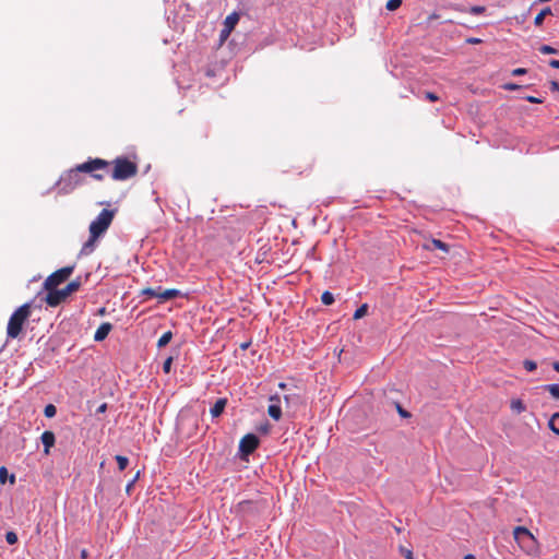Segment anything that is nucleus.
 Segmentation results:
<instances>
[{
    "mask_svg": "<svg viewBox=\"0 0 559 559\" xmlns=\"http://www.w3.org/2000/svg\"><path fill=\"white\" fill-rule=\"evenodd\" d=\"M518 87L519 86L516 84H513V83H509V84L504 85V88L509 90V91L516 90Z\"/></svg>",
    "mask_w": 559,
    "mask_h": 559,
    "instance_id": "obj_45",
    "label": "nucleus"
},
{
    "mask_svg": "<svg viewBox=\"0 0 559 559\" xmlns=\"http://www.w3.org/2000/svg\"><path fill=\"white\" fill-rule=\"evenodd\" d=\"M173 338V333L170 331L165 332L158 340L157 346L164 347L166 346Z\"/></svg>",
    "mask_w": 559,
    "mask_h": 559,
    "instance_id": "obj_20",
    "label": "nucleus"
},
{
    "mask_svg": "<svg viewBox=\"0 0 559 559\" xmlns=\"http://www.w3.org/2000/svg\"><path fill=\"white\" fill-rule=\"evenodd\" d=\"M57 413V408L55 405L52 404H48L45 406V409H44V415L47 417V418H51L56 415Z\"/></svg>",
    "mask_w": 559,
    "mask_h": 559,
    "instance_id": "obj_25",
    "label": "nucleus"
},
{
    "mask_svg": "<svg viewBox=\"0 0 559 559\" xmlns=\"http://www.w3.org/2000/svg\"><path fill=\"white\" fill-rule=\"evenodd\" d=\"M514 539L521 545V547L530 548L536 540L533 534L524 526H516L513 530Z\"/></svg>",
    "mask_w": 559,
    "mask_h": 559,
    "instance_id": "obj_6",
    "label": "nucleus"
},
{
    "mask_svg": "<svg viewBox=\"0 0 559 559\" xmlns=\"http://www.w3.org/2000/svg\"><path fill=\"white\" fill-rule=\"evenodd\" d=\"M397 411L400 413L401 416L403 417H409V413L406 412L405 409H403L400 405L397 406Z\"/></svg>",
    "mask_w": 559,
    "mask_h": 559,
    "instance_id": "obj_43",
    "label": "nucleus"
},
{
    "mask_svg": "<svg viewBox=\"0 0 559 559\" xmlns=\"http://www.w3.org/2000/svg\"><path fill=\"white\" fill-rule=\"evenodd\" d=\"M80 287H81V281L78 278V280L70 282L66 287H63L62 292L66 295V297L68 298L71 294L78 292Z\"/></svg>",
    "mask_w": 559,
    "mask_h": 559,
    "instance_id": "obj_16",
    "label": "nucleus"
},
{
    "mask_svg": "<svg viewBox=\"0 0 559 559\" xmlns=\"http://www.w3.org/2000/svg\"><path fill=\"white\" fill-rule=\"evenodd\" d=\"M469 12L472 14L478 15V14H481L485 12V8L484 7H472Z\"/></svg>",
    "mask_w": 559,
    "mask_h": 559,
    "instance_id": "obj_36",
    "label": "nucleus"
},
{
    "mask_svg": "<svg viewBox=\"0 0 559 559\" xmlns=\"http://www.w3.org/2000/svg\"><path fill=\"white\" fill-rule=\"evenodd\" d=\"M226 404H227L226 399H218L210 411L212 417L221 416L226 407Z\"/></svg>",
    "mask_w": 559,
    "mask_h": 559,
    "instance_id": "obj_13",
    "label": "nucleus"
},
{
    "mask_svg": "<svg viewBox=\"0 0 559 559\" xmlns=\"http://www.w3.org/2000/svg\"><path fill=\"white\" fill-rule=\"evenodd\" d=\"M368 312V305L367 304H362L354 313V320H358V319H361L362 317H365Z\"/></svg>",
    "mask_w": 559,
    "mask_h": 559,
    "instance_id": "obj_23",
    "label": "nucleus"
},
{
    "mask_svg": "<svg viewBox=\"0 0 559 559\" xmlns=\"http://www.w3.org/2000/svg\"><path fill=\"white\" fill-rule=\"evenodd\" d=\"M5 540L10 545H14L17 543V535L14 532H8L5 534Z\"/></svg>",
    "mask_w": 559,
    "mask_h": 559,
    "instance_id": "obj_29",
    "label": "nucleus"
},
{
    "mask_svg": "<svg viewBox=\"0 0 559 559\" xmlns=\"http://www.w3.org/2000/svg\"><path fill=\"white\" fill-rule=\"evenodd\" d=\"M464 559H476V558H475V556H474V555L468 554V555H466V556L464 557Z\"/></svg>",
    "mask_w": 559,
    "mask_h": 559,
    "instance_id": "obj_50",
    "label": "nucleus"
},
{
    "mask_svg": "<svg viewBox=\"0 0 559 559\" xmlns=\"http://www.w3.org/2000/svg\"><path fill=\"white\" fill-rule=\"evenodd\" d=\"M40 439L45 448V453H49V449L53 447L56 441L55 433L52 431L46 430L41 433Z\"/></svg>",
    "mask_w": 559,
    "mask_h": 559,
    "instance_id": "obj_12",
    "label": "nucleus"
},
{
    "mask_svg": "<svg viewBox=\"0 0 559 559\" xmlns=\"http://www.w3.org/2000/svg\"><path fill=\"white\" fill-rule=\"evenodd\" d=\"M423 249L427 250V251H433L436 249H439V250L443 251L444 253H448L450 248H449V245H447L445 242H443L439 239H431V240L423 243Z\"/></svg>",
    "mask_w": 559,
    "mask_h": 559,
    "instance_id": "obj_10",
    "label": "nucleus"
},
{
    "mask_svg": "<svg viewBox=\"0 0 559 559\" xmlns=\"http://www.w3.org/2000/svg\"><path fill=\"white\" fill-rule=\"evenodd\" d=\"M180 295V292L175 288L165 289L163 292L159 290L158 299L160 301H166L174 299Z\"/></svg>",
    "mask_w": 559,
    "mask_h": 559,
    "instance_id": "obj_15",
    "label": "nucleus"
},
{
    "mask_svg": "<svg viewBox=\"0 0 559 559\" xmlns=\"http://www.w3.org/2000/svg\"><path fill=\"white\" fill-rule=\"evenodd\" d=\"M109 167V162L102 158H88L86 162L76 165L73 169L61 176L58 185L60 191L64 194L71 193L76 187L82 185L80 173H93L105 170Z\"/></svg>",
    "mask_w": 559,
    "mask_h": 559,
    "instance_id": "obj_1",
    "label": "nucleus"
},
{
    "mask_svg": "<svg viewBox=\"0 0 559 559\" xmlns=\"http://www.w3.org/2000/svg\"><path fill=\"white\" fill-rule=\"evenodd\" d=\"M466 41L468 44H479L481 40L479 38L472 37V38H468Z\"/></svg>",
    "mask_w": 559,
    "mask_h": 559,
    "instance_id": "obj_47",
    "label": "nucleus"
},
{
    "mask_svg": "<svg viewBox=\"0 0 559 559\" xmlns=\"http://www.w3.org/2000/svg\"><path fill=\"white\" fill-rule=\"evenodd\" d=\"M74 266H64L51 273L44 282L45 289L57 288L64 283L73 273Z\"/></svg>",
    "mask_w": 559,
    "mask_h": 559,
    "instance_id": "obj_5",
    "label": "nucleus"
},
{
    "mask_svg": "<svg viewBox=\"0 0 559 559\" xmlns=\"http://www.w3.org/2000/svg\"><path fill=\"white\" fill-rule=\"evenodd\" d=\"M259 438L253 433L243 436L239 442V450L242 454L249 455L259 447Z\"/></svg>",
    "mask_w": 559,
    "mask_h": 559,
    "instance_id": "obj_7",
    "label": "nucleus"
},
{
    "mask_svg": "<svg viewBox=\"0 0 559 559\" xmlns=\"http://www.w3.org/2000/svg\"><path fill=\"white\" fill-rule=\"evenodd\" d=\"M525 73H526V69H524V68H516L512 71V75H514V76L523 75Z\"/></svg>",
    "mask_w": 559,
    "mask_h": 559,
    "instance_id": "obj_39",
    "label": "nucleus"
},
{
    "mask_svg": "<svg viewBox=\"0 0 559 559\" xmlns=\"http://www.w3.org/2000/svg\"><path fill=\"white\" fill-rule=\"evenodd\" d=\"M230 33L231 31L224 26L219 34L221 41H225L229 37Z\"/></svg>",
    "mask_w": 559,
    "mask_h": 559,
    "instance_id": "obj_34",
    "label": "nucleus"
},
{
    "mask_svg": "<svg viewBox=\"0 0 559 559\" xmlns=\"http://www.w3.org/2000/svg\"><path fill=\"white\" fill-rule=\"evenodd\" d=\"M439 17H440V15H439V14H437V13H432V14H430V15L428 16L427 21H428V22H431V21L437 20V19H439Z\"/></svg>",
    "mask_w": 559,
    "mask_h": 559,
    "instance_id": "obj_46",
    "label": "nucleus"
},
{
    "mask_svg": "<svg viewBox=\"0 0 559 559\" xmlns=\"http://www.w3.org/2000/svg\"><path fill=\"white\" fill-rule=\"evenodd\" d=\"M106 411H107V403H103L97 408V413H105Z\"/></svg>",
    "mask_w": 559,
    "mask_h": 559,
    "instance_id": "obj_44",
    "label": "nucleus"
},
{
    "mask_svg": "<svg viewBox=\"0 0 559 559\" xmlns=\"http://www.w3.org/2000/svg\"><path fill=\"white\" fill-rule=\"evenodd\" d=\"M552 368H554V370H556L557 372H559V361H555V362H552Z\"/></svg>",
    "mask_w": 559,
    "mask_h": 559,
    "instance_id": "obj_48",
    "label": "nucleus"
},
{
    "mask_svg": "<svg viewBox=\"0 0 559 559\" xmlns=\"http://www.w3.org/2000/svg\"><path fill=\"white\" fill-rule=\"evenodd\" d=\"M98 170L96 171H93V173H90L92 175V177L98 181H102L104 180L105 178V175L104 174H100V173H97Z\"/></svg>",
    "mask_w": 559,
    "mask_h": 559,
    "instance_id": "obj_38",
    "label": "nucleus"
},
{
    "mask_svg": "<svg viewBox=\"0 0 559 559\" xmlns=\"http://www.w3.org/2000/svg\"><path fill=\"white\" fill-rule=\"evenodd\" d=\"M402 4V0H389L385 4L386 10L394 11Z\"/></svg>",
    "mask_w": 559,
    "mask_h": 559,
    "instance_id": "obj_27",
    "label": "nucleus"
},
{
    "mask_svg": "<svg viewBox=\"0 0 559 559\" xmlns=\"http://www.w3.org/2000/svg\"><path fill=\"white\" fill-rule=\"evenodd\" d=\"M32 313V307L31 304L26 302L22 306H20L10 317L8 326H7V335L8 338H17L23 329L25 323L28 321Z\"/></svg>",
    "mask_w": 559,
    "mask_h": 559,
    "instance_id": "obj_3",
    "label": "nucleus"
},
{
    "mask_svg": "<svg viewBox=\"0 0 559 559\" xmlns=\"http://www.w3.org/2000/svg\"><path fill=\"white\" fill-rule=\"evenodd\" d=\"M115 217V211L104 209L90 224V238L81 248L82 255H88L95 250L96 241L109 228Z\"/></svg>",
    "mask_w": 559,
    "mask_h": 559,
    "instance_id": "obj_2",
    "label": "nucleus"
},
{
    "mask_svg": "<svg viewBox=\"0 0 559 559\" xmlns=\"http://www.w3.org/2000/svg\"><path fill=\"white\" fill-rule=\"evenodd\" d=\"M239 14L237 12H233L228 14L224 21V26L227 27L229 31H234L235 26L239 22Z\"/></svg>",
    "mask_w": 559,
    "mask_h": 559,
    "instance_id": "obj_14",
    "label": "nucleus"
},
{
    "mask_svg": "<svg viewBox=\"0 0 559 559\" xmlns=\"http://www.w3.org/2000/svg\"><path fill=\"white\" fill-rule=\"evenodd\" d=\"M538 50L543 55H554L558 52L556 48L549 45H542Z\"/></svg>",
    "mask_w": 559,
    "mask_h": 559,
    "instance_id": "obj_26",
    "label": "nucleus"
},
{
    "mask_svg": "<svg viewBox=\"0 0 559 559\" xmlns=\"http://www.w3.org/2000/svg\"><path fill=\"white\" fill-rule=\"evenodd\" d=\"M46 290L47 295L45 297V301L50 307H57L67 299L62 289L51 288Z\"/></svg>",
    "mask_w": 559,
    "mask_h": 559,
    "instance_id": "obj_8",
    "label": "nucleus"
},
{
    "mask_svg": "<svg viewBox=\"0 0 559 559\" xmlns=\"http://www.w3.org/2000/svg\"><path fill=\"white\" fill-rule=\"evenodd\" d=\"M111 164L114 165L111 171V178L114 180L123 181L138 174V165L127 157H117Z\"/></svg>",
    "mask_w": 559,
    "mask_h": 559,
    "instance_id": "obj_4",
    "label": "nucleus"
},
{
    "mask_svg": "<svg viewBox=\"0 0 559 559\" xmlns=\"http://www.w3.org/2000/svg\"><path fill=\"white\" fill-rule=\"evenodd\" d=\"M171 364H173V357H168L164 364H163V370L165 373H169L170 372V368H171Z\"/></svg>",
    "mask_w": 559,
    "mask_h": 559,
    "instance_id": "obj_32",
    "label": "nucleus"
},
{
    "mask_svg": "<svg viewBox=\"0 0 559 559\" xmlns=\"http://www.w3.org/2000/svg\"><path fill=\"white\" fill-rule=\"evenodd\" d=\"M116 461L118 463V467L120 471H123L127 468L128 464H129V459L127 456H123V455H116Z\"/></svg>",
    "mask_w": 559,
    "mask_h": 559,
    "instance_id": "obj_24",
    "label": "nucleus"
},
{
    "mask_svg": "<svg viewBox=\"0 0 559 559\" xmlns=\"http://www.w3.org/2000/svg\"><path fill=\"white\" fill-rule=\"evenodd\" d=\"M139 476H140V472H138L136 475L134 476V478L127 485V487H126L127 492H130L134 483L139 479Z\"/></svg>",
    "mask_w": 559,
    "mask_h": 559,
    "instance_id": "obj_37",
    "label": "nucleus"
},
{
    "mask_svg": "<svg viewBox=\"0 0 559 559\" xmlns=\"http://www.w3.org/2000/svg\"><path fill=\"white\" fill-rule=\"evenodd\" d=\"M142 295H146V296H148V297H155V298H158L159 289H158V290H156V289H154V288H150V287H148V288H144V289L142 290Z\"/></svg>",
    "mask_w": 559,
    "mask_h": 559,
    "instance_id": "obj_30",
    "label": "nucleus"
},
{
    "mask_svg": "<svg viewBox=\"0 0 559 559\" xmlns=\"http://www.w3.org/2000/svg\"><path fill=\"white\" fill-rule=\"evenodd\" d=\"M549 66H550L551 68H554V69H559V60H557V59H551V60L549 61Z\"/></svg>",
    "mask_w": 559,
    "mask_h": 559,
    "instance_id": "obj_41",
    "label": "nucleus"
},
{
    "mask_svg": "<svg viewBox=\"0 0 559 559\" xmlns=\"http://www.w3.org/2000/svg\"><path fill=\"white\" fill-rule=\"evenodd\" d=\"M87 556H88L87 550H86V549H83V550L81 551V557H82L83 559H85V558H87Z\"/></svg>",
    "mask_w": 559,
    "mask_h": 559,
    "instance_id": "obj_49",
    "label": "nucleus"
},
{
    "mask_svg": "<svg viewBox=\"0 0 559 559\" xmlns=\"http://www.w3.org/2000/svg\"><path fill=\"white\" fill-rule=\"evenodd\" d=\"M425 98L429 102H437L439 99V96L432 92H425Z\"/></svg>",
    "mask_w": 559,
    "mask_h": 559,
    "instance_id": "obj_35",
    "label": "nucleus"
},
{
    "mask_svg": "<svg viewBox=\"0 0 559 559\" xmlns=\"http://www.w3.org/2000/svg\"><path fill=\"white\" fill-rule=\"evenodd\" d=\"M523 366L526 371L532 372L536 370L537 364L534 360L526 359L523 361Z\"/></svg>",
    "mask_w": 559,
    "mask_h": 559,
    "instance_id": "obj_28",
    "label": "nucleus"
},
{
    "mask_svg": "<svg viewBox=\"0 0 559 559\" xmlns=\"http://www.w3.org/2000/svg\"><path fill=\"white\" fill-rule=\"evenodd\" d=\"M551 91L559 92V83L557 81L550 82Z\"/></svg>",
    "mask_w": 559,
    "mask_h": 559,
    "instance_id": "obj_42",
    "label": "nucleus"
},
{
    "mask_svg": "<svg viewBox=\"0 0 559 559\" xmlns=\"http://www.w3.org/2000/svg\"><path fill=\"white\" fill-rule=\"evenodd\" d=\"M111 329H112V325L109 322L102 323L97 328V330H96V332L94 334V340L96 342L104 341L108 336V334L110 333Z\"/></svg>",
    "mask_w": 559,
    "mask_h": 559,
    "instance_id": "obj_11",
    "label": "nucleus"
},
{
    "mask_svg": "<svg viewBox=\"0 0 559 559\" xmlns=\"http://www.w3.org/2000/svg\"><path fill=\"white\" fill-rule=\"evenodd\" d=\"M544 388L554 399L559 400V384H547Z\"/></svg>",
    "mask_w": 559,
    "mask_h": 559,
    "instance_id": "obj_21",
    "label": "nucleus"
},
{
    "mask_svg": "<svg viewBox=\"0 0 559 559\" xmlns=\"http://www.w3.org/2000/svg\"><path fill=\"white\" fill-rule=\"evenodd\" d=\"M278 386H280L281 389H283V390H284V389L286 388V383L281 382V383L278 384Z\"/></svg>",
    "mask_w": 559,
    "mask_h": 559,
    "instance_id": "obj_51",
    "label": "nucleus"
},
{
    "mask_svg": "<svg viewBox=\"0 0 559 559\" xmlns=\"http://www.w3.org/2000/svg\"><path fill=\"white\" fill-rule=\"evenodd\" d=\"M321 301L325 306L332 305L334 302L333 294L330 293L329 290L323 292V294L321 295Z\"/></svg>",
    "mask_w": 559,
    "mask_h": 559,
    "instance_id": "obj_22",
    "label": "nucleus"
},
{
    "mask_svg": "<svg viewBox=\"0 0 559 559\" xmlns=\"http://www.w3.org/2000/svg\"><path fill=\"white\" fill-rule=\"evenodd\" d=\"M525 99L533 104H540L543 102L542 99L534 97V96H527Z\"/></svg>",
    "mask_w": 559,
    "mask_h": 559,
    "instance_id": "obj_40",
    "label": "nucleus"
},
{
    "mask_svg": "<svg viewBox=\"0 0 559 559\" xmlns=\"http://www.w3.org/2000/svg\"><path fill=\"white\" fill-rule=\"evenodd\" d=\"M551 13V10L550 8H545L543 9L534 19V24L536 26H540L543 24V21L545 19L546 15L550 14Z\"/></svg>",
    "mask_w": 559,
    "mask_h": 559,
    "instance_id": "obj_18",
    "label": "nucleus"
},
{
    "mask_svg": "<svg viewBox=\"0 0 559 559\" xmlns=\"http://www.w3.org/2000/svg\"><path fill=\"white\" fill-rule=\"evenodd\" d=\"M510 407L516 414H521V413L525 412V409H526L524 403L521 400H519V399L512 400L511 404H510Z\"/></svg>",
    "mask_w": 559,
    "mask_h": 559,
    "instance_id": "obj_17",
    "label": "nucleus"
},
{
    "mask_svg": "<svg viewBox=\"0 0 559 559\" xmlns=\"http://www.w3.org/2000/svg\"><path fill=\"white\" fill-rule=\"evenodd\" d=\"M400 552L405 559H414V554L411 549L400 546Z\"/></svg>",
    "mask_w": 559,
    "mask_h": 559,
    "instance_id": "obj_31",
    "label": "nucleus"
},
{
    "mask_svg": "<svg viewBox=\"0 0 559 559\" xmlns=\"http://www.w3.org/2000/svg\"><path fill=\"white\" fill-rule=\"evenodd\" d=\"M549 428L556 433L559 435V413H556L551 416L549 423Z\"/></svg>",
    "mask_w": 559,
    "mask_h": 559,
    "instance_id": "obj_19",
    "label": "nucleus"
},
{
    "mask_svg": "<svg viewBox=\"0 0 559 559\" xmlns=\"http://www.w3.org/2000/svg\"><path fill=\"white\" fill-rule=\"evenodd\" d=\"M269 401L267 414L272 419L277 421L282 418L281 399L277 394H274L270 396Z\"/></svg>",
    "mask_w": 559,
    "mask_h": 559,
    "instance_id": "obj_9",
    "label": "nucleus"
},
{
    "mask_svg": "<svg viewBox=\"0 0 559 559\" xmlns=\"http://www.w3.org/2000/svg\"><path fill=\"white\" fill-rule=\"evenodd\" d=\"M8 479V469L5 467H0V485H3Z\"/></svg>",
    "mask_w": 559,
    "mask_h": 559,
    "instance_id": "obj_33",
    "label": "nucleus"
}]
</instances>
